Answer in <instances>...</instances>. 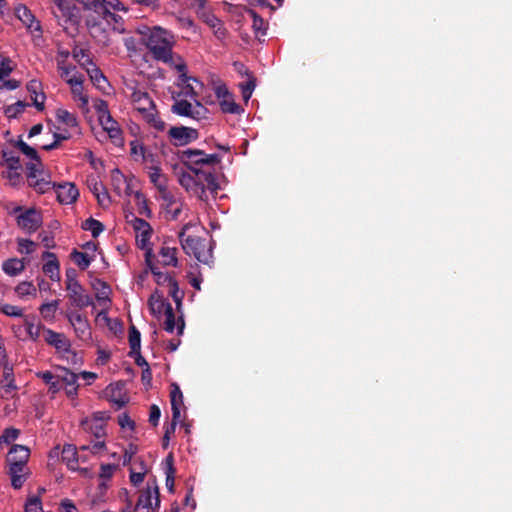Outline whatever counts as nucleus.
I'll list each match as a JSON object with an SVG mask.
<instances>
[{"label":"nucleus","mask_w":512,"mask_h":512,"mask_svg":"<svg viewBox=\"0 0 512 512\" xmlns=\"http://www.w3.org/2000/svg\"><path fill=\"white\" fill-rule=\"evenodd\" d=\"M142 41L151 53L152 57L165 64L174 67L179 73L183 81H187L186 64L181 56L173 52L176 44L175 36L172 32L155 26L153 28H145L140 31Z\"/></svg>","instance_id":"f257e3e1"},{"label":"nucleus","mask_w":512,"mask_h":512,"mask_svg":"<svg viewBox=\"0 0 512 512\" xmlns=\"http://www.w3.org/2000/svg\"><path fill=\"white\" fill-rule=\"evenodd\" d=\"M131 90V101L135 109L141 114L142 118L157 131H163L166 124L158 116L155 104L146 91L136 87H128Z\"/></svg>","instance_id":"f03ea898"},{"label":"nucleus","mask_w":512,"mask_h":512,"mask_svg":"<svg viewBox=\"0 0 512 512\" xmlns=\"http://www.w3.org/2000/svg\"><path fill=\"white\" fill-rule=\"evenodd\" d=\"M185 226L179 233V239L183 250L188 255H193L199 262L208 264L212 259V250L206 239L198 236L185 235Z\"/></svg>","instance_id":"7ed1b4c3"},{"label":"nucleus","mask_w":512,"mask_h":512,"mask_svg":"<svg viewBox=\"0 0 512 512\" xmlns=\"http://www.w3.org/2000/svg\"><path fill=\"white\" fill-rule=\"evenodd\" d=\"M179 158L183 165L190 171L204 167L209 168L220 161L217 154H206L204 151L198 149L183 150L180 152Z\"/></svg>","instance_id":"20e7f679"},{"label":"nucleus","mask_w":512,"mask_h":512,"mask_svg":"<svg viewBox=\"0 0 512 512\" xmlns=\"http://www.w3.org/2000/svg\"><path fill=\"white\" fill-rule=\"evenodd\" d=\"M191 172L194 173L195 182L200 188L199 191L203 192V197H198L200 200H208L207 192H210L213 196L217 194L220 187L215 175L209 169L201 168L191 170Z\"/></svg>","instance_id":"39448f33"},{"label":"nucleus","mask_w":512,"mask_h":512,"mask_svg":"<svg viewBox=\"0 0 512 512\" xmlns=\"http://www.w3.org/2000/svg\"><path fill=\"white\" fill-rule=\"evenodd\" d=\"M44 340L47 344L53 346L63 357L72 362H76L77 355L71 350L69 339L63 334L55 332L51 329H44Z\"/></svg>","instance_id":"423d86ee"},{"label":"nucleus","mask_w":512,"mask_h":512,"mask_svg":"<svg viewBox=\"0 0 512 512\" xmlns=\"http://www.w3.org/2000/svg\"><path fill=\"white\" fill-rule=\"evenodd\" d=\"M83 82L84 77L82 74H74L71 79L68 80L74 101L78 102V107L82 110V112L88 113L89 97L85 93Z\"/></svg>","instance_id":"0eeeda50"},{"label":"nucleus","mask_w":512,"mask_h":512,"mask_svg":"<svg viewBox=\"0 0 512 512\" xmlns=\"http://www.w3.org/2000/svg\"><path fill=\"white\" fill-rule=\"evenodd\" d=\"M194 101V104L187 100L176 101L172 106V111L180 116L201 119L206 114V108L197 99Z\"/></svg>","instance_id":"6e6552de"},{"label":"nucleus","mask_w":512,"mask_h":512,"mask_svg":"<svg viewBox=\"0 0 512 512\" xmlns=\"http://www.w3.org/2000/svg\"><path fill=\"white\" fill-rule=\"evenodd\" d=\"M129 222L136 233V242L138 247L147 252V249H151V247H149V240L152 235V228L150 224L138 217H133Z\"/></svg>","instance_id":"1a4fd4ad"},{"label":"nucleus","mask_w":512,"mask_h":512,"mask_svg":"<svg viewBox=\"0 0 512 512\" xmlns=\"http://www.w3.org/2000/svg\"><path fill=\"white\" fill-rule=\"evenodd\" d=\"M136 504L140 505L141 509H143L144 506L160 507L159 487L155 478L149 480L146 484V488L140 491Z\"/></svg>","instance_id":"9d476101"},{"label":"nucleus","mask_w":512,"mask_h":512,"mask_svg":"<svg viewBox=\"0 0 512 512\" xmlns=\"http://www.w3.org/2000/svg\"><path fill=\"white\" fill-rule=\"evenodd\" d=\"M66 290L68 292L67 297L72 306L82 309L93 305L92 297L85 292V289L80 283L66 285Z\"/></svg>","instance_id":"9b49d317"},{"label":"nucleus","mask_w":512,"mask_h":512,"mask_svg":"<svg viewBox=\"0 0 512 512\" xmlns=\"http://www.w3.org/2000/svg\"><path fill=\"white\" fill-rule=\"evenodd\" d=\"M169 138L175 146H184L198 138V131L190 127H171L168 131Z\"/></svg>","instance_id":"f8f14e48"},{"label":"nucleus","mask_w":512,"mask_h":512,"mask_svg":"<svg viewBox=\"0 0 512 512\" xmlns=\"http://www.w3.org/2000/svg\"><path fill=\"white\" fill-rule=\"evenodd\" d=\"M57 6L58 12L54 11L55 17L58 19L59 25L66 27L68 22L75 21L76 6L70 0H52Z\"/></svg>","instance_id":"ddd939ff"},{"label":"nucleus","mask_w":512,"mask_h":512,"mask_svg":"<svg viewBox=\"0 0 512 512\" xmlns=\"http://www.w3.org/2000/svg\"><path fill=\"white\" fill-rule=\"evenodd\" d=\"M85 431L93 434L97 439L105 436V417L103 413H97L92 418L82 421Z\"/></svg>","instance_id":"4468645a"},{"label":"nucleus","mask_w":512,"mask_h":512,"mask_svg":"<svg viewBox=\"0 0 512 512\" xmlns=\"http://www.w3.org/2000/svg\"><path fill=\"white\" fill-rule=\"evenodd\" d=\"M31 161L27 164L28 169V178L30 180L36 179L35 181H31L30 184L40 191H44L51 183L46 181L44 178L37 179L38 175L41 174L42 171V163L37 156L36 159H30Z\"/></svg>","instance_id":"2eb2a0df"},{"label":"nucleus","mask_w":512,"mask_h":512,"mask_svg":"<svg viewBox=\"0 0 512 512\" xmlns=\"http://www.w3.org/2000/svg\"><path fill=\"white\" fill-rule=\"evenodd\" d=\"M17 223L22 229L33 232L40 226L41 216L37 211L29 209L18 216Z\"/></svg>","instance_id":"dca6fc26"},{"label":"nucleus","mask_w":512,"mask_h":512,"mask_svg":"<svg viewBox=\"0 0 512 512\" xmlns=\"http://www.w3.org/2000/svg\"><path fill=\"white\" fill-rule=\"evenodd\" d=\"M200 19L206 23L212 30L216 38L222 40L227 35V30L224 27L223 22L218 19L213 13L209 11H202L200 13Z\"/></svg>","instance_id":"f3484780"},{"label":"nucleus","mask_w":512,"mask_h":512,"mask_svg":"<svg viewBox=\"0 0 512 512\" xmlns=\"http://www.w3.org/2000/svg\"><path fill=\"white\" fill-rule=\"evenodd\" d=\"M8 474L10 475L11 484L15 489H20L27 480L30 471L27 465H8Z\"/></svg>","instance_id":"a211bd4d"},{"label":"nucleus","mask_w":512,"mask_h":512,"mask_svg":"<svg viewBox=\"0 0 512 512\" xmlns=\"http://www.w3.org/2000/svg\"><path fill=\"white\" fill-rule=\"evenodd\" d=\"M57 199L62 204H71L75 202L79 196V191L73 183H64L57 185Z\"/></svg>","instance_id":"6ab92c4d"},{"label":"nucleus","mask_w":512,"mask_h":512,"mask_svg":"<svg viewBox=\"0 0 512 512\" xmlns=\"http://www.w3.org/2000/svg\"><path fill=\"white\" fill-rule=\"evenodd\" d=\"M105 393L109 401L115 404L117 408H122L128 402V397L124 391V385L122 383L109 385L106 388Z\"/></svg>","instance_id":"aec40b11"},{"label":"nucleus","mask_w":512,"mask_h":512,"mask_svg":"<svg viewBox=\"0 0 512 512\" xmlns=\"http://www.w3.org/2000/svg\"><path fill=\"white\" fill-rule=\"evenodd\" d=\"M30 450L24 445H13L7 455V465H27Z\"/></svg>","instance_id":"412c9836"},{"label":"nucleus","mask_w":512,"mask_h":512,"mask_svg":"<svg viewBox=\"0 0 512 512\" xmlns=\"http://www.w3.org/2000/svg\"><path fill=\"white\" fill-rule=\"evenodd\" d=\"M103 129L108 133L115 145H123V137L121 129L118 123L112 118L111 115H107L105 119L99 121Z\"/></svg>","instance_id":"4be33fe9"},{"label":"nucleus","mask_w":512,"mask_h":512,"mask_svg":"<svg viewBox=\"0 0 512 512\" xmlns=\"http://www.w3.org/2000/svg\"><path fill=\"white\" fill-rule=\"evenodd\" d=\"M15 16L31 32L40 31V23L35 20V17L32 14V12L25 5H19L15 8Z\"/></svg>","instance_id":"5701e85b"},{"label":"nucleus","mask_w":512,"mask_h":512,"mask_svg":"<svg viewBox=\"0 0 512 512\" xmlns=\"http://www.w3.org/2000/svg\"><path fill=\"white\" fill-rule=\"evenodd\" d=\"M27 91L31 95L33 105L37 110L42 111L44 109L45 94L42 91V84L36 79L29 81L27 84Z\"/></svg>","instance_id":"b1692460"},{"label":"nucleus","mask_w":512,"mask_h":512,"mask_svg":"<svg viewBox=\"0 0 512 512\" xmlns=\"http://www.w3.org/2000/svg\"><path fill=\"white\" fill-rule=\"evenodd\" d=\"M43 258L48 259L47 262L43 265V272L45 274H47L51 280L59 281L60 280L59 262L55 256V254L46 251L43 253Z\"/></svg>","instance_id":"393cba45"},{"label":"nucleus","mask_w":512,"mask_h":512,"mask_svg":"<svg viewBox=\"0 0 512 512\" xmlns=\"http://www.w3.org/2000/svg\"><path fill=\"white\" fill-rule=\"evenodd\" d=\"M164 316H165L164 329L167 332L172 333L174 331L175 327H176L177 328V334L181 335L183 333V330H184V327H185V323H184L183 318L179 317V319H178V321L176 323L175 314H174L172 306H167V310L165 311Z\"/></svg>","instance_id":"a878e982"},{"label":"nucleus","mask_w":512,"mask_h":512,"mask_svg":"<svg viewBox=\"0 0 512 512\" xmlns=\"http://www.w3.org/2000/svg\"><path fill=\"white\" fill-rule=\"evenodd\" d=\"M178 181L187 192L192 193L196 197H203V192L199 191L200 188L197 186V183L195 182L194 173H192L191 171L181 172L178 175Z\"/></svg>","instance_id":"bb28decb"},{"label":"nucleus","mask_w":512,"mask_h":512,"mask_svg":"<svg viewBox=\"0 0 512 512\" xmlns=\"http://www.w3.org/2000/svg\"><path fill=\"white\" fill-rule=\"evenodd\" d=\"M216 93L218 97H223L220 102L223 112L231 114H237L240 112V106L233 101L226 88L218 87Z\"/></svg>","instance_id":"cd10ccee"},{"label":"nucleus","mask_w":512,"mask_h":512,"mask_svg":"<svg viewBox=\"0 0 512 512\" xmlns=\"http://www.w3.org/2000/svg\"><path fill=\"white\" fill-rule=\"evenodd\" d=\"M170 398L173 420H180L181 406L183 405V394L177 384H172Z\"/></svg>","instance_id":"c85d7f7f"},{"label":"nucleus","mask_w":512,"mask_h":512,"mask_svg":"<svg viewBox=\"0 0 512 512\" xmlns=\"http://www.w3.org/2000/svg\"><path fill=\"white\" fill-rule=\"evenodd\" d=\"M148 174L150 181L163 194V197L168 200L169 193L167 191V182L165 176L162 174L161 168L148 170Z\"/></svg>","instance_id":"c756f323"},{"label":"nucleus","mask_w":512,"mask_h":512,"mask_svg":"<svg viewBox=\"0 0 512 512\" xmlns=\"http://www.w3.org/2000/svg\"><path fill=\"white\" fill-rule=\"evenodd\" d=\"M61 458L64 463H66L67 467L71 470L78 469V453L76 447L70 444L64 445L61 451Z\"/></svg>","instance_id":"7c9ffc66"},{"label":"nucleus","mask_w":512,"mask_h":512,"mask_svg":"<svg viewBox=\"0 0 512 512\" xmlns=\"http://www.w3.org/2000/svg\"><path fill=\"white\" fill-rule=\"evenodd\" d=\"M152 258H153L152 249H147V252H145V262H146L147 266L150 268L151 272L156 277L157 283L162 284V285H164V284L168 285V284L172 283L173 278L168 274L158 271V269L152 263Z\"/></svg>","instance_id":"2f4dec72"},{"label":"nucleus","mask_w":512,"mask_h":512,"mask_svg":"<svg viewBox=\"0 0 512 512\" xmlns=\"http://www.w3.org/2000/svg\"><path fill=\"white\" fill-rule=\"evenodd\" d=\"M148 304L152 314L156 316L165 313L167 306H171L170 303L165 301L163 295H160L157 291L150 296Z\"/></svg>","instance_id":"473e14b6"},{"label":"nucleus","mask_w":512,"mask_h":512,"mask_svg":"<svg viewBox=\"0 0 512 512\" xmlns=\"http://www.w3.org/2000/svg\"><path fill=\"white\" fill-rule=\"evenodd\" d=\"M159 256L164 266H178L177 248L163 245L159 250Z\"/></svg>","instance_id":"72a5a7b5"},{"label":"nucleus","mask_w":512,"mask_h":512,"mask_svg":"<svg viewBox=\"0 0 512 512\" xmlns=\"http://www.w3.org/2000/svg\"><path fill=\"white\" fill-rule=\"evenodd\" d=\"M1 384L6 394H10L17 389L14 380L13 368L7 362L3 367V378L1 380Z\"/></svg>","instance_id":"f704fd0d"},{"label":"nucleus","mask_w":512,"mask_h":512,"mask_svg":"<svg viewBox=\"0 0 512 512\" xmlns=\"http://www.w3.org/2000/svg\"><path fill=\"white\" fill-rule=\"evenodd\" d=\"M56 119L58 122L66 125L69 128H77L78 120L76 116L66 109L59 108L56 110Z\"/></svg>","instance_id":"c9c22d12"},{"label":"nucleus","mask_w":512,"mask_h":512,"mask_svg":"<svg viewBox=\"0 0 512 512\" xmlns=\"http://www.w3.org/2000/svg\"><path fill=\"white\" fill-rule=\"evenodd\" d=\"M25 269V263L20 259H9L3 263V270L10 276H15Z\"/></svg>","instance_id":"e433bc0d"},{"label":"nucleus","mask_w":512,"mask_h":512,"mask_svg":"<svg viewBox=\"0 0 512 512\" xmlns=\"http://www.w3.org/2000/svg\"><path fill=\"white\" fill-rule=\"evenodd\" d=\"M73 329H74L76 336L80 340L85 341V342H89L92 340L91 327H90L88 319L82 323H78V325L73 327Z\"/></svg>","instance_id":"4c0bfd02"},{"label":"nucleus","mask_w":512,"mask_h":512,"mask_svg":"<svg viewBox=\"0 0 512 512\" xmlns=\"http://www.w3.org/2000/svg\"><path fill=\"white\" fill-rule=\"evenodd\" d=\"M142 153L141 161L145 164L146 169L152 170L153 168H159V160L156 154L150 150H141Z\"/></svg>","instance_id":"58836bf2"},{"label":"nucleus","mask_w":512,"mask_h":512,"mask_svg":"<svg viewBox=\"0 0 512 512\" xmlns=\"http://www.w3.org/2000/svg\"><path fill=\"white\" fill-rule=\"evenodd\" d=\"M82 228L84 230L90 231L93 237H97L104 230L103 224L94 218L86 219L82 223Z\"/></svg>","instance_id":"ea45409f"},{"label":"nucleus","mask_w":512,"mask_h":512,"mask_svg":"<svg viewBox=\"0 0 512 512\" xmlns=\"http://www.w3.org/2000/svg\"><path fill=\"white\" fill-rule=\"evenodd\" d=\"M24 325L27 335L32 341H37L40 337L41 331L44 332V327L41 325H34L28 318L24 319Z\"/></svg>","instance_id":"a19ab883"},{"label":"nucleus","mask_w":512,"mask_h":512,"mask_svg":"<svg viewBox=\"0 0 512 512\" xmlns=\"http://www.w3.org/2000/svg\"><path fill=\"white\" fill-rule=\"evenodd\" d=\"M19 435H20L19 429H16L13 427L6 428L3 431L2 435L0 436V448H2V446L4 444L9 445L12 442H14L19 437Z\"/></svg>","instance_id":"79ce46f5"},{"label":"nucleus","mask_w":512,"mask_h":512,"mask_svg":"<svg viewBox=\"0 0 512 512\" xmlns=\"http://www.w3.org/2000/svg\"><path fill=\"white\" fill-rule=\"evenodd\" d=\"M71 257H72L73 261L77 264V266L82 270L87 269L92 261V259L88 256V254L79 252L77 250H74L71 253Z\"/></svg>","instance_id":"37998d69"},{"label":"nucleus","mask_w":512,"mask_h":512,"mask_svg":"<svg viewBox=\"0 0 512 512\" xmlns=\"http://www.w3.org/2000/svg\"><path fill=\"white\" fill-rule=\"evenodd\" d=\"M59 301L53 300L49 303H44L40 306L39 311L44 319H53L55 312L58 308Z\"/></svg>","instance_id":"c03bdc74"},{"label":"nucleus","mask_w":512,"mask_h":512,"mask_svg":"<svg viewBox=\"0 0 512 512\" xmlns=\"http://www.w3.org/2000/svg\"><path fill=\"white\" fill-rule=\"evenodd\" d=\"M59 370L60 373L57 374V378L59 379L62 386H68L77 383L78 376L75 373L69 371L66 368H59Z\"/></svg>","instance_id":"a18cd8bd"},{"label":"nucleus","mask_w":512,"mask_h":512,"mask_svg":"<svg viewBox=\"0 0 512 512\" xmlns=\"http://www.w3.org/2000/svg\"><path fill=\"white\" fill-rule=\"evenodd\" d=\"M247 13L251 16L253 20L252 28L256 33H261L264 35L266 33V23L262 17H260L254 10L248 9Z\"/></svg>","instance_id":"49530a36"},{"label":"nucleus","mask_w":512,"mask_h":512,"mask_svg":"<svg viewBox=\"0 0 512 512\" xmlns=\"http://www.w3.org/2000/svg\"><path fill=\"white\" fill-rule=\"evenodd\" d=\"M91 81L97 86L101 87V83L106 81L105 76L101 72L99 68H97L94 64L85 68Z\"/></svg>","instance_id":"de8ad7c7"},{"label":"nucleus","mask_w":512,"mask_h":512,"mask_svg":"<svg viewBox=\"0 0 512 512\" xmlns=\"http://www.w3.org/2000/svg\"><path fill=\"white\" fill-rule=\"evenodd\" d=\"M73 57L84 68L93 64L88 51L82 48H75L73 50Z\"/></svg>","instance_id":"09e8293b"},{"label":"nucleus","mask_w":512,"mask_h":512,"mask_svg":"<svg viewBox=\"0 0 512 512\" xmlns=\"http://www.w3.org/2000/svg\"><path fill=\"white\" fill-rule=\"evenodd\" d=\"M28 106L27 103L23 101H18L12 105H9L5 109V115L8 118H16L19 114L24 112L25 108Z\"/></svg>","instance_id":"8fccbe9b"},{"label":"nucleus","mask_w":512,"mask_h":512,"mask_svg":"<svg viewBox=\"0 0 512 512\" xmlns=\"http://www.w3.org/2000/svg\"><path fill=\"white\" fill-rule=\"evenodd\" d=\"M179 78H180V81L184 84L183 94L185 96H188V97L192 98L193 100H195L198 96V92L196 91L195 87L190 83V80H193L194 82L199 84L201 87H202V84L199 83L197 81V79L189 77V76H187V78H188L187 81H183L181 78V75L179 76Z\"/></svg>","instance_id":"3c124183"},{"label":"nucleus","mask_w":512,"mask_h":512,"mask_svg":"<svg viewBox=\"0 0 512 512\" xmlns=\"http://www.w3.org/2000/svg\"><path fill=\"white\" fill-rule=\"evenodd\" d=\"M92 36L102 45L109 46L110 39L104 29H102L99 25H94L91 29Z\"/></svg>","instance_id":"603ef678"},{"label":"nucleus","mask_w":512,"mask_h":512,"mask_svg":"<svg viewBox=\"0 0 512 512\" xmlns=\"http://www.w3.org/2000/svg\"><path fill=\"white\" fill-rule=\"evenodd\" d=\"M15 291L21 297L28 296V295H33V296L36 295V287L32 284V282H28V281L19 283L16 286Z\"/></svg>","instance_id":"864d4df0"},{"label":"nucleus","mask_w":512,"mask_h":512,"mask_svg":"<svg viewBox=\"0 0 512 512\" xmlns=\"http://www.w3.org/2000/svg\"><path fill=\"white\" fill-rule=\"evenodd\" d=\"M129 345L131 352L140 351V332L135 328V326H131L129 329Z\"/></svg>","instance_id":"5fc2aeb1"},{"label":"nucleus","mask_w":512,"mask_h":512,"mask_svg":"<svg viewBox=\"0 0 512 512\" xmlns=\"http://www.w3.org/2000/svg\"><path fill=\"white\" fill-rule=\"evenodd\" d=\"M20 170L21 169L7 168L2 171V176L8 179L11 185L15 186L21 180Z\"/></svg>","instance_id":"6e6d98bb"},{"label":"nucleus","mask_w":512,"mask_h":512,"mask_svg":"<svg viewBox=\"0 0 512 512\" xmlns=\"http://www.w3.org/2000/svg\"><path fill=\"white\" fill-rule=\"evenodd\" d=\"M3 159L7 168L21 169L20 159L13 152H3Z\"/></svg>","instance_id":"4d7b16f0"},{"label":"nucleus","mask_w":512,"mask_h":512,"mask_svg":"<svg viewBox=\"0 0 512 512\" xmlns=\"http://www.w3.org/2000/svg\"><path fill=\"white\" fill-rule=\"evenodd\" d=\"M94 108L98 114L99 121L106 118L107 115H111L108 110V104L102 99H96L94 101Z\"/></svg>","instance_id":"13d9d810"},{"label":"nucleus","mask_w":512,"mask_h":512,"mask_svg":"<svg viewBox=\"0 0 512 512\" xmlns=\"http://www.w3.org/2000/svg\"><path fill=\"white\" fill-rule=\"evenodd\" d=\"M13 71L12 61L7 57H0V82Z\"/></svg>","instance_id":"bf43d9fd"},{"label":"nucleus","mask_w":512,"mask_h":512,"mask_svg":"<svg viewBox=\"0 0 512 512\" xmlns=\"http://www.w3.org/2000/svg\"><path fill=\"white\" fill-rule=\"evenodd\" d=\"M168 467L166 471V486L170 491H173L174 487V468H173V459L172 456L169 455L166 459Z\"/></svg>","instance_id":"052dcab7"},{"label":"nucleus","mask_w":512,"mask_h":512,"mask_svg":"<svg viewBox=\"0 0 512 512\" xmlns=\"http://www.w3.org/2000/svg\"><path fill=\"white\" fill-rule=\"evenodd\" d=\"M25 512H43L40 498L33 496L28 499L25 505Z\"/></svg>","instance_id":"680f3d73"},{"label":"nucleus","mask_w":512,"mask_h":512,"mask_svg":"<svg viewBox=\"0 0 512 512\" xmlns=\"http://www.w3.org/2000/svg\"><path fill=\"white\" fill-rule=\"evenodd\" d=\"M1 312L7 316L21 317L23 316V310L18 306L5 304L1 307Z\"/></svg>","instance_id":"e2e57ef3"},{"label":"nucleus","mask_w":512,"mask_h":512,"mask_svg":"<svg viewBox=\"0 0 512 512\" xmlns=\"http://www.w3.org/2000/svg\"><path fill=\"white\" fill-rule=\"evenodd\" d=\"M140 465H141V471L135 472L133 469H131V473H130V481L135 486H138L139 484H141L143 482L145 474H146V469L143 466V463L141 462Z\"/></svg>","instance_id":"0e129e2a"},{"label":"nucleus","mask_w":512,"mask_h":512,"mask_svg":"<svg viewBox=\"0 0 512 512\" xmlns=\"http://www.w3.org/2000/svg\"><path fill=\"white\" fill-rule=\"evenodd\" d=\"M87 185L89 190L94 194L98 195L99 192L104 190V186L101 181H99L96 177H90L87 180Z\"/></svg>","instance_id":"69168bd1"},{"label":"nucleus","mask_w":512,"mask_h":512,"mask_svg":"<svg viewBox=\"0 0 512 512\" xmlns=\"http://www.w3.org/2000/svg\"><path fill=\"white\" fill-rule=\"evenodd\" d=\"M19 251L21 253L30 254L35 250L36 244L33 241L28 239H19L18 240Z\"/></svg>","instance_id":"338daca9"},{"label":"nucleus","mask_w":512,"mask_h":512,"mask_svg":"<svg viewBox=\"0 0 512 512\" xmlns=\"http://www.w3.org/2000/svg\"><path fill=\"white\" fill-rule=\"evenodd\" d=\"M17 147L20 149V151L25 154L26 156H28L30 159H36L37 158V151L30 147L29 145H27L25 142H23L22 140L18 141L17 142Z\"/></svg>","instance_id":"774afa93"}]
</instances>
